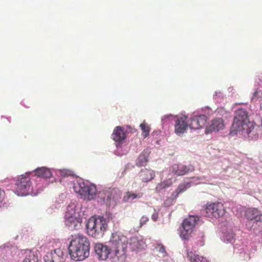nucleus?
<instances>
[{"mask_svg":"<svg viewBox=\"0 0 262 262\" xmlns=\"http://www.w3.org/2000/svg\"><path fill=\"white\" fill-rule=\"evenodd\" d=\"M90 243L88 238L82 234L72 236L69 246V253L75 261H82L90 255Z\"/></svg>","mask_w":262,"mask_h":262,"instance_id":"obj_1","label":"nucleus"},{"mask_svg":"<svg viewBox=\"0 0 262 262\" xmlns=\"http://www.w3.org/2000/svg\"><path fill=\"white\" fill-rule=\"evenodd\" d=\"M245 216L249 220H255L256 221H259L260 218L259 212L255 208L248 209L246 212Z\"/></svg>","mask_w":262,"mask_h":262,"instance_id":"obj_21","label":"nucleus"},{"mask_svg":"<svg viewBox=\"0 0 262 262\" xmlns=\"http://www.w3.org/2000/svg\"><path fill=\"white\" fill-rule=\"evenodd\" d=\"M32 183L29 174L26 173L16 178L15 191L18 195H26L31 190Z\"/></svg>","mask_w":262,"mask_h":262,"instance_id":"obj_8","label":"nucleus"},{"mask_svg":"<svg viewBox=\"0 0 262 262\" xmlns=\"http://www.w3.org/2000/svg\"><path fill=\"white\" fill-rule=\"evenodd\" d=\"M199 221V217L194 215H190L183 221L180 227V236L183 239H189Z\"/></svg>","mask_w":262,"mask_h":262,"instance_id":"obj_4","label":"nucleus"},{"mask_svg":"<svg viewBox=\"0 0 262 262\" xmlns=\"http://www.w3.org/2000/svg\"><path fill=\"white\" fill-rule=\"evenodd\" d=\"M247 127H245L246 128H244L241 132L243 134H247L248 137L252 140L257 139L260 132L259 127L254 125L252 122L249 123Z\"/></svg>","mask_w":262,"mask_h":262,"instance_id":"obj_16","label":"nucleus"},{"mask_svg":"<svg viewBox=\"0 0 262 262\" xmlns=\"http://www.w3.org/2000/svg\"><path fill=\"white\" fill-rule=\"evenodd\" d=\"M197 121L199 124L200 128H202L205 126L207 120V117L206 115H201L195 116Z\"/></svg>","mask_w":262,"mask_h":262,"instance_id":"obj_29","label":"nucleus"},{"mask_svg":"<svg viewBox=\"0 0 262 262\" xmlns=\"http://www.w3.org/2000/svg\"><path fill=\"white\" fill-rule=\"evenodd\" d=\"M189 126L191 129H200V125L197 121L195 116H194L190 119V122L188 124Z\"/></svg>","mask_w":262,"mask_h":262,"instance_id":"obj_30","label":"nucleus"},{"mask_svg":"<svg viewBox=\"0 0 262 262\" xmlns=\"http://www.w3.org/2000/svg\"><path fill=\"white\" fill-rule=\"evenodd\" d=\"M187 118L183 116L178 118L175 122L174 131L177 135H181L184 134L189 125L187 123Z\"/></svg>","mask_w":262,"mask_h":262,"instance_id":"obj_15","label":"nucleus"},{"mask_svg":"<svg viewBox=\"0 0 262 262\" xmlns=\"http://www.w3.org/2000/svg\"><path fill=\"white\" fill-rule=\"evenodd\" d=\"M204 209L205 216L208 217L219 218L226 213L224 204L219 202H208L204 206Z\"/></svg>","mask_w":262,"mask_h":262,"instance_id":"obj_7","label":"nucleus"},{"mask_svg":"<svg viewBox=\"0 0 262 262\" xmlns=\"http://www.w3.org/2000/svg\"><path fill=\"white\" fill-rule=\"evenodd\" d=\"M151 219L154 221H157L158 219V213L157 212H155L152 214Z\"/></svg>","mask_w":262,"mask_h":262,"instance_id":"obj_33","label":"nucleus"},{"mask_svg":"<svg viewBox=\"0 0 262 262\" xmlns=\"http://www.w3.org/2000/svg\"><path fill=\"white\" fill-rule=\"evenodd\" d=\"M94 250L99 259L105 260L110 257L111 248L102 244L97 243L95 245Z\"/></svg>","mask_w":262,"mask_h":262,"instance_id":"obj_11","label":"nucleus"},{"mask_svg":"<svg viewBox=\"0 0 262 262\" xmlns=\"http://www.w3.org/2000/svg\"><path fill=\"white\" fill-rule=\"evenodd\" d=\"M172 200L171 199H168L167 200H166V201L165 202V204H166L168 202H172Z\"/></svg>","mask_w":262,"mask_h":262,"instance_id":"obj_35","label":"nucleus"},{"mask_svg":"<svg viewBox=\"0 0 262 262\" xmlns=\"http://www.w3.org/2000/svg\"><path fill=\"white\" fill-rule=\"evenodd\" d=\"M148 221L149 219L148 217L146 216H142L140 220V227H142L146 224Z\"/></svg>","mask_w":262,"mask_h":262,"instance_id":"obj_31","label":"nucleus"},{"mask_svg":"<svg viewBox=\"0 0 262 262\" xmlns=\"http://www.w3.org/2000/svg\"><path fill=\"white\" fill-rule=\"evenodd\" d=\"M140 180L144 183H147L152 180L155 177V172L149 169H141L138 174Z\"/></svg>","mask_w":262,"mask_h":262,"instance_id":"obj_17","label":"nucleus"},{"mask_svg":"<svg viewBox=\"0 0 262 262\" xmlns=\"http://www.w3.org/2000/svg\"><path fill=\"white\" fill-rule=\"evenodd\" d=\"M38 256L33 252L30 251L27 257H26L23 262H38Z\"/></svg>","mask_w":262,"mask_h":262,"instance_id":"obj_26","label":"nucleus"},{"mask_svg":"<svg viewBox=\"0 0 262 262\" xmlns=\"http://www.w3.org/2000/svg\"><path fill=\"white\" fill-rule=\"evenodd\" d=\"M172 180L171 179H168L158 183L155 188L156 192H160L162 190L168 188L172 185Z\"/></svg>","mask_w":262,"mask_h":262,"instance_id":"obj_24","label":"nucleus"},{"mask_svg":"<svg viewBox=\"0 0 262 262\" xmlns=\"http://www.w3.org/2000/svg\"><path fill=\"white\" fill-rule=\"evenodd\" d=\"M111 248L126 249L128 244L127 238L121 233L115 232L110 240Z\"/></svg>","mask_w":262,"mask_h":262,"instance_id":"obj_10","label":"nucleus"},{"mask_svg":"<svg viewBox=\"0 0 262 262\" xmlns=\"http://www.w3.org/2000/svg\"><path fill=\"white\" fill-rule=\"evenodd\" d=\"M249 119L247 111L243 108L237 110L235 113L232 129L234 132L243 131L245 127H248L249 123H251Z\"/></svg>","mask_w":262,"mask_h":262,"instance_id":"obj_5","label":"nucleus"},{"mask_svg":"<svg viewBox=\"0 0 262 262\" xmlns=\"http://www.w3.org/2000/svg\"><path fill=\"white\" fill-rule=\"evenodd\" d=\"M73 189L75 192L80 194L84 199L91 200L96 195L97 189L95 186L85 183L82 179L74 183Z\"/></svg>","mask_w":262,"mask_h":262,"instance_id":"obj_3","label":"nucleus"},{"mask_svg":"<svg viewBox=\"0 0 262 262\" xmlns=\"http://www.w3.org/2000/svg\"><path fill=\"white\" fill-rule=\"evenodd\" d=\"M225 122L222 118H216L213 119L210 124L206 128V134H209L213 132H218L225 128Z\"/></svg>","mask_w":262,"mask_h":262,"instance_id":"obj_14","label":"nucleus"},{"mask_svg":"<svg viewBox=\"0 0 262 262\" xmlns=\"http://www.w3.org/2000/svg\"><path fill=\"white\" fill-rule=\"evenodd\" d=\"M98 197L107 206L115 205L120 194L114 189H109L98 193Z\"/></svg>","mask_w":262,"mask_h":262,"instance_id":"obj_9","label":"nucleus"},{"mask_svg":"<svg viewBox=\"0 0 262 262\" xmlns=\"http://www.w3.org/2000/svg\"><path fill=\"white\" fill-rule=\"evenodd\" d=\"M170 170L174 174L181 176L193 171L194 168L191 165L186 166L183 164H175L170 168Z\"/></svg>","mask_w":262,"mask_h":262,"instance_id":"obj_12","label":"nucleus"},{"mask_svg":"<svg viewBox=\"0 0 262 262\" xmlns=\"http://www.w3.org/2000/svg\"><path fill=\"white\" fill-rule=\"evenodd\" d=\"M112 136L113 139L118 142H122L126 138L125 134L121 126H117L115 128Z\"/></svg>","mask_w":262,"mask_h":262,"instance_id":"obj_18","label":"nucleus"},{"mask_svg":"<svg viewBox=\"0 0 262 262\" xmlns=\"http://www.w3.org/2000/svg\"><path fill=\"white\" fill-rule=\"evenodd\" d=\"M74 204L68 206L65 214V224L72 230L79 229L81 226V219L76 212Z\"/></svg>","mask_w":262,"mask_h":262,"instance_id":"obj_6","label":"nucleus"},{"mask_svg":"<svg viewBox=\"0 0 262 262\" xmlns=\"http://www.w3.org/2000/svg\"><path fill=\"white\" fill-rule=\"evenodd\" d=\"M108 227V221L103 216L98 218L91 217L86 224V229L88 235L96 238L102 237Z\"/></svg>","mask_w":262,"mask_h":262,"instance_id":"obj_2","label":"nucleus"},{"mask_svg":"<svg viewBox=\"0 0 262 262\" xmlns=\"http://www.w3.org/2000/svg\"><path fill=\"white\" fill-rule=\"evenodd\" d=\"M142 192L135 193L133 191H127L125 193L123 198L124 202H131L135 199H139L142 197Z\"/></svg>","mask_w":262,"mask_h":262,"instance_id":"obj_20","label":"nucleus"},{"mask_svg":"<svg viewBox=\"0 0 262 262\" xmlns=\"http://www.w3.org/2000/svg\"><path fill=\"white\" fill-rule=\"evenodd\" d=\"M62 253L60 249H55L47 253V258H52V262H60L62 259Z\"/></svg>","mask_w":262,"mask_h":262,"instance_id":"obj_23","label":"nucleus"},{"mask_svg":"<svg viewBox=\"0 0 262 262\" xmlns=\"http://www.w3.org/2000/svg\"><path fill=\"white\" fill-rule=\"evenodd\" d=\"M35 175L43 178H50L52 176L50 170L46 167H41L36 168L35 170Z\"/></svg>","mask_w":262,"mask_h":262,"instance_id":"obj_19","label":"nucleus"},{"mask_svg":"<svg viewBox=\"0 0 262 262\" xmlns=\"http://www.w3.org/2000/svg\"><path fill=\"white\" fill-rule=\"evenodd\" d=\"M140 127L142 131V135L144 138L147 137L149 133L150 128L147 124L143 122L140 125Z\"/></svg>","mask_w":262,"mask_h":262,"instance_id":"obj_27","label":"nucleus"},{"mask_svg":"<svg viewBox=\"0 0 262 262\" xmlns=\"http://www.w3.org/2000/svg\"><path fill=\"white\" fill-rule=\"evenodd\" d=\"M187 256L190 262H207L204 257L196 254L192 252H188Z\"/></svg>","mask_w":262,"mask_h":262,"instance_id":"obj_25","label":"nucleus"},{"mask_svg":"<svg viewBox=\"0 0 262 262\" xmlns=\"http://www.w3.org/2000/svg\"><path fill=\"white\" fill-rule=\"evenodd\" d=\"M5 192L0 189V203H1L4 198Z\"/></svg>","mask_w":262,"mask_h":262,"instance_id":"obj_32","label":"nucleus"},{"mask_svg":"<svg viewBox=\"0 0 262 262\" xmlns=\"http://www.w3.org/2000/svg\"><path fill=\"white\" fill-rule=\"evenodd\" d=\"M126 258V249L111 248L110 258L112 262H124Z\"/></svg>","mask_w":262,"mask_h":262,"instance_id":"obj_13","label":"nucleus"},{"mask_svg":"<svg viewBox=\"0 0 262 262\" xmlns=\"http://www.w3.org/2000/svg\"><path fill=\"white\" fill-rule=\"evenodd\" d=\"M52 258H47V254L44 257V261L45 262H52Z\"/></svg>","mask_w":262,"mask_h":262,"instance_id":"obj_34","label":"nucleus"},{"mask_svg":"<svg viewBox=\"0 0 262 262\" xmlns=\"http://www.w3.org/2000/svg\"><path fill=\"white\" fill-rule=\"evenodd\" d=\"M190 186V183L188 182H184L180 184L172 194V199H176L180 193L185 191Z\"/></svg>","mask_w":262,"mask_h":262,"instance_id":"obj_22","label":"nucleus"},{"mask_svg":"<svg viewBox=\"0 0 262 262\" xmlns=\"http://www.w3.org/2000/svg\"><path fill=\"white\" fill-rule=\"evenodd\" d=\"M137 243H138V241L136 242ZM136 244V242H134L130 244V245L133 247L134 244Z\"/></svg>","mask_w":262,"mask_h":262,"instance_id":"obj_36","label":"nucleus"},{"mask_svg":"<svg viewBox=\"0 0 262 262\" xmlns=\"http://www.w3.org/2000/svg\"><path fill=\"white\" fill-rule=\"evenodd\" d=\"M155 248L157 251L162 254V257H165L167 256V253L166 251L165 248L162 244H156L155 246Z\"/></svg>","mask_w":262,"mask_h":262,"instance_id":"obj_28","label":"nucleus"},{"mask_svg":"<svg viewBox=\"0 0 262 262\" xmlns=\"http://www.w3.org/2000/svg\"><path fill=\"white\" fill-rule=\"evenodd\" d=\"M132 248H133V250H135L136 249H138V247H137L136 248H134L133 247H132Z\"/></svg>","mask_w":262,"mask_h":262,"instance_id":"obj_37","label":"nucleus"}]
</instances>
